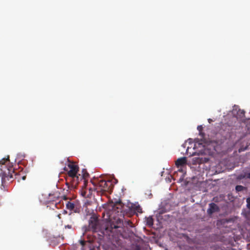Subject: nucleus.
Returning <instances> with one entry per match:
<instances>
[{
	"label": "nucleus",
	"mask_w": 250,
	"mask_h": 250,
	"mask_svg": "<svg viewBox=\"0 0 250 250\" xmlns=\"http://www.w3.org/2000/svg\"><path fill=\"white\" fill-rule=\"evenodd\" d=\"M66 212V211H64V213H65Z\"/></svg>",
	"instance_id": "obj_27"
},
{
	"label": "nucleus",
	"mask_w": 250,
	"mask_h": 250,
	"mask_svg": "<svg viewBox=\"0 0 250 250\" xmlns=\"http://www.w3.org/2000/svg\"><path fill=\"white\" fill-rule=\"evenodd\" d=\"M145 243L143 240L140 238H136L132 243V250H146L147 248H144Z\"/></svg>",
	"instance_id": "obj_6"
},
{
	"label": "nucleus",
	"mask_w": 250,
	"mask_h": 250,
	"mask_svg": "<svg viewBox=\"0 0 250 250\" xmlns=\"http://www.w3.org/2000/svg\"><path fill=\"white\" fill-rule=\"evenodd\" d=\"M76 218V216L75 213L71 212L69 214L68 217L66 218V220L70 224H74L75 220Z\"/></svg>",
	"instance_id": "obj_11"
},
{
	"label": "nucleus",
	"mask_w": 250,
	"mask_h": 250,
	"mask_svg": "<svg viewBox=\"0 0 250 250\" xmlns=\"http://www.w3.org/2000/svg\"><path fill=\"white\" fill-rule=\"evenodd\" d=\"M244 178L250 179V172L245 173L243 176Z\"/></svg>",
	"instance_id": "obj_17"
},
{
	"label": "nucleus",
	"mask_w": 250,
	"mask_h": 250,
	"mask_svg": "<svg viewBox=\"0 0 250 250\" xmlns=\"http://www.w3.org/2000/svg\"><path fill=\"white\" fill-rule=\"evenodd\" d=\"M9 162V156L7 158H3L0 161V176L1 178V183L2 184L5 183L7 181L10 180L13 177V173H15V171L13 169L12 166H7Z\"/></svg>",
	"instance_id": "obj_3"
},
{
	"label": "nucleus",
	"mask_w": 250,
	"mask_h": 250,
	"mask_svg": "<svg viewBox=\"0 0 250 250\" xmlns=\"http://www.w3.org/2000/svg\"><path fill=\"white\" fill-rule=\"evenodd\" d=\"M21 178L23 180H24L26 179V176H22Z\"/></svg>",
	"instance_id": "obj_22"
},
{
	"label": "nucleus",
	"mask_w": 250,
	"mask_h": 250,
	"mask_svg": "<svg viewBox=\"0 0 250 250\" xmlns=\"http://www.w3.org/2000/svg\"><path fill=\"white\" fill-rule=\"evenodd\" d=\"M197 129L199 130L200 134H201V131L203 130V127L201 125H199L197 127Z\"/></svg>",
	"instance_id": "obj_19"
},
{
	"label": "nucleus",
	"mask_w": 250,
	"mask_h": 250,
	"mask_svg": "<svg viewBox=\"0 0 250 250\" xmlns=\"http://www.w3.org/2000/svg\"><path fill=\"white\" fill-rule=\"evenodd\" d=\"M82 177H81V181L83 182L84 185L87 184V181L86 179L89 177V174L87 172L86 170L83 169L82 171Z\"/></svg>",
	"instance_id": "obj_9"
},
{
	"label": "nucleus",
	"mask_w": 250,
	"mask_h": 250,
	"mask_svg": "<svg viewBox=\"0 0 250 250\" xmlns=\"http://www.w3.org/2000/svg\"><path fill=\"white\" fill-rule=\"evenodd\" d=\"M121 201L111 202L106 210V215L109 219V223L106 227L103 233L107 235V239L113 246L120 250L123 248V243L120 237L128 239L133 237L134 234L130 228L125 227L123 221L118 216L122 215Z\"/></svg>",
	"instance_id": "obj_1"
},
{
	"label": "nucleus",
	"mask_w": 250,
	"mask_h": 250,
	"mask_svg": "<svg viewBox=\"0 0 250 250\" xmlns=\"http://www.w3.org/2000/svg\"><path fill=\"white\" fill-rule=\"evenodd\" d=\"M208 122H209V123H211V122H212V120L211 119H208Z\"/></svg>",
	"instance_id": "obj_24"
},
{
	"label": "nucleus",
	"mask_w": 250,
	"mask_h": 250,
	"mask_svg": "<svg viewBox=\"0 0 250 250\" xmlns=\"http://www.w3.org/2000/svg\"><path fill=\"white\" fill-rule=\"evenodd\" d=\"M73 224H68L67 225H65V229H71L72 228V226Z\"/></svg>",
	"instance_id": "obj_20"
},
{
	"label": "nucleus",
	"mask_w": 250,
	"mask_h": 250,
	"mask_svg": "<svg viewBox=\"0 0 250 250\" xmlns=\"http://www.w3.org/2000/svg\"><path fill=\"white\" fill-rule=\"evenodd\" d=\"M133 209H134V210L135 211V212H139V213H142V208L140 206V205H137V206H135L134 207H133Z\"/></svg>",
	"instance_id": "obj_13"
},
{
	"label": "nucleus",
	"mask_w": 250,
	"mask_h": 250,
	"mask_svg": "<svg viewBox=\"0 0 250 250\" xmlns=\"http://www.w3.org/2000/svg\"><path fill=\"white\" fill-rule=\"evenodd\" d=\"M187 159L186 157H182L178 159L175 162V165L177 167H182L186 165Z\"/></svg>",
	"instance_id": "obj_10"
},
{
	"label": "nucleus",
	"mask_w": 250,
	"mask_h": 250,
	"mask_svg": "<svg viewBox=\"0 0 250 250\" xmlns=\"http://www.w3.org/2000/svg\"><path fill=\"white\" fill-rule=\"evenodd\" d=\"M127 223H128V224H129V223H131V222L128 221Z\"/></svg>",
	"instance_id": "obj_26"
},
{
	"label": "nucleus",
	"mask_w": 250,
	"mask_h": 250,
	"mask_svg": "<svg viewBox=\"0 0 250 250\" xmlns=\"http://www.w3.org/2000/svg\"><path fill=\"white\" fill-rule=\"evenodd\" d=\"M80 243L82 247V248H81V250H83L84 249H85L84 248V246L87 243H88V245H90L89 242H87V241H85L84 240H80Z\"/></svg>",
	"instance_id": "obj_14"
},
{
	"label": "nucleus",
	"mask_w": 250,
	"mask_h": 250,
	"mask_svg": "<svg viewBox=\"0 0 250 250\" xmlns=\"http://www.w3.org/2000/svg\"><path fill=\"white\" fill-rule=\"evenodd\" d=\"M66 208L68 209H70L71 210H73L75 208L74 204L72 202H68L66 205Z\"/></svg>",
	"instance_id": "obj_12"
},
{
	"label": "nucleus",
	"mask_w": 250,
	"mask_h": 250,
	"mask_svg": "<svg viewBox=\"0 0 250 250\" xmlns=\"http://www.w3.org/2000/svg\"><path fill=\"white\" fill-rule=\"evenodd\" d=\"M81 194L84 198H90L91 195V188H87V184H83L81 190Z\"/></svg>",
	"instance_id": "obj_7"
},
{
	"label": "nucleus",
	"mask_w": 250,
	"mask_h": 250,
	"mask_svg": "<svg viewBox=\"0 0 250 250\" xmlns=\"http://www.w3.org/2000/svg\"><path fill=\"white\" fill-rule=\"evenodd\" d=\"M238 112L241 115H242V116H243L244 115V114H245V111L244 110H239L238 111Z\"/></svg>",
	"instance_id": "obj_21"
},
{
	"label": "nucleus",
	"mask_w": 250,
	"mask_h": 250,
	"mask_svg": "<svg viewBox=\"0 0 250 250\" xmlns=\"http://www.w3.org/2000/svg\"><path fill=\"white\" fill-rule=\"evenodd\" d=\"M245 188L244 187L241 185H237L235 187V189L237 192L243 191Z\"/></svg>",
	"instance_id": "obj_15"
},
{
	"label": "nucleus",
	"mask_w": 250,
	"mask_h": 250,
	"mask_svg": "<svg viewBox=\"0 0 250 250\" xmlns=\"http://www.w3.org/2000/svg\"><path fill=\"white\" fill-rule=\"evenodd\" d=\"M246 202H247V206L248 208L250 209V197H249L247 199Z\"/></svg>",
	"instance_id": "obj_18"
},
{
	"label": "nucleus",
	"mask_w": 250,
	"mask_h": 250,
	"mask_svg": "<svg viewBox=\"0 0 250 250\" xmlns=\"http://www.w3.org/2000/svg\"><path fill=\"white\" fill-rule=\"evenodd\" d=\"M68 167L70 169L67 172L66 181L69 180L70 182H72V185L76 186L79 183V177L77 175L79 169V167L73 163H69L68 165Z\"/></svg>",
	"instance_id": "obj_4"
},
{
	"label": "nucleus",
	"mask_w": 250,
	"mask_h": 250,
	"mask_svg": "<svg viewBox=\"0 0 250 250\" xmlns=\"http://www.w3.org/2000/svg\"><path fill=\"white\" fill-rule=\"evenodd\" d=\"M147 224L148 226H152L153 224V220L152 218H148L147 220Z\"/></svg>",
	"instance_id": "obj_16"
},
{
	"label": "nucleus",
	"mask_w": 250,
	"mask_h": 250,
	"mask_svg": "<svg viewBox=\"0 0 250 250\" xmlns=\"http://www.w3.org/2000/svg\"><path fill=\"white\" fill-rule=\"evenodd\" d=\"M58 217L59 218V219H61V214H59L58 215H57Z\"/></svg>",
	"instance_id": "obj_23"
},
{
	"label": "nucleus",
	"mask_w": 250,
	"mask_h": 250,
	"mask_svg": "<svg viewBox=\"0 0 250 250\" xmlns=\"http://www.w3.org/2000/svg\"><path fill=\"white\" fill-rule=\"evenodd\" d=\"M110 203H111L107 205L105 211L103 213L104 219L107 220L106 222L101 224L98 217L96 216H92L89 220V226L88 230H91L93 232H100V233L99 234V235L100 237H106L107 238V235L104 234L103 231L106 227L107 226V225L109 223V219L108 218L106 213L108 207V205Z\"/></svg>",
	"instance_id": "obj_2"
},
{
	"label": "nucleus",
	"mask_w": 250,
	"mask_h": 250,
	"mask_svg": "<svg viewBox=\"0 0 250 250\" xmlns=\"http://www.w3.org/2000/svg\"><path fill=\"white\" fill-rule=\"evenodd\" d=\"M89 250H94L93 249H91V248H89Z\"/></svg>",
	"instance_id": "obj_25"
},
{
	"label": "nucleus",
	"mask_w": 250,
	"mask_h": 250,
	"mask_svg": "<svg viewBox=\"0 0 250 250\" xmlns=\"http://www.w3.org/2000/svg\"><path fill=\"white\" fill-rule=\"evenodd\" d=\"M219 211L218 206L214 203H211L209 204V208L207 209V213L209 215H211L215 212Z\"/></svg>",
	"instance_id": "obj_8"
},
{
	"label": "nucleus",
	"mask_w": 250,
	"mask_h": 250,
	"mask_svg": "<svg viewBox=\"0 0 250 250\" xmlns=\"http://www.w3.org/2000/svg\"><path fill=\"white\" fill-rule=\"evenodd\" d=\"M98 186L100 188V190L103 192H107L108 193H111L112 192L114 185L111 181L100 180L98 183Z\"/></svg>",
	"instance_id": "obj_5"
}]
</instances>
